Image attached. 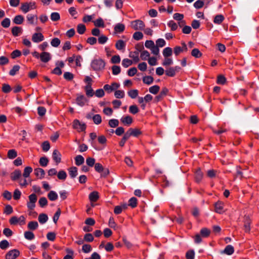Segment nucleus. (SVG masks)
<instances>
[{
	"label": "nucleus",
	"mask_w": 259,
	"mask_h": 259,
	"mask_svg": "<svg viewBox=\"0 0 259 259\" xmlns=\"http://www.w3.org/2000/svg\"><path fill=\"white\" fill-rule=\"evenodd\" d=\"M91 66L94 70L101 71L104 69L105 62L102 59H95L92 61Z\"/></svg>",
	"instance_id": "f257e3e1"
},
{
	"label": "nucleus",
	"mask_w": 259,
	"mask_h": 259,
	"mask_svg": "<svg viewBox=\"0 0 259 259\" xmlns=\"http://www.w3.org/2000/svg\"><path fill=\"white\" fill-rule=\"evenodd\" d=\"M131 26L135 30H143L145 27L144 22L139 19L132 21Z\"/></svg>",
	"instance_id": "f03ea898"
},
{
	"label": "nucleus",
	"mask_w": 259,
	"mask_h": 259,
	"mask_svg": "<svg viewBox=\"0 0 259 259\" xmlns=\"http://www.w3.org/2000/svg\"><path fill=\"white\" fill-rule=\"evenodd\" d=\"M10 224L15 225L19 224L20 225H23L25 223V218L23 215H21L19 218L16 216L12 217L9 220Z\"/></svg>",
	"instance_id": "7ed1b4c3"
},
{
	"label": "nucleus",
	"mask_w": 259,
	"mask_h": 259,
	"mask_svg": "<svg viewBox=\"0 0 259 259\" xmlns=\"http://www.w3.org/2000/svg\"><path fill=\"white\" fill-rule=\"evenodd\" d=\"M73 128L76 130L78 132L84 131L86 128V125L84 123L80 122L78 120L75 119L73 122Z\"/></svg>",
	"instance_id": "20e7f679"
},
{
	"label": "nucleus",
	"mask_w": 259,
	"mask_h": 259,
	"mask_svg": "<svg viewBox=\"0 0 259 259\" xmlns=\"http://www.w3.org/2000/svg\"><path fill=\"white\" fill-rule=\"evenodd\" d=\"M35 3L34 2H30L29 3H25L22 4L21 10L25 13H27L30 10L35 9Z\"/></svg>",
	"instance_id": "39448f33"
},
{
	"label": "nucleus",
	"mask_w": 259,
	"mask_h": 259,
	"mask_svg": "<svg viewBox=\"0 0 259 259\" xmlns=\"http://www.w3.org/2000/svg\"><path fill=\"white\" fill-rule=\"evenodd\" d=\"M20 255V251L16 249H14L8 251L5 256L6 259H15Z\"/></svg>",
	"instance_id": "423d86ee"
},
{
	"label": "nucleus",
	"mask_w": 259,
	"mask_h": 259,
	"mask_svg": "<svg viewBox=\"0 0 259 259\" xmlns=\"http://www.w3.org/2000/svg\"><path fill=\"white\" fill-rule=\"evenodd\" d=\"M76 103L80 106H83L88 102V100L83 95L78 94L76 99Z\"/></svg>",
	"instance_id": "0eeeda50"
},
{
	"label": "nucleus",
	"mask_w": 259,
	"mask_h": 259,
	"mask_svg": "<svg viewBox=\"0 0 259 259\" xmlns=\"http://www.w3.org/2000/svg\"><path fill=\"white\" fill-rule=\"evenodd\" d=\"M44 39V36L41 33H34L32 36V40L35 43H38Z\"/></svg>",
	"instance_id": "6e6552de"
},
{
	"label": "nucleus",
	"mask_w": 259,
	"mask_h": 259,
	"mask_svg": "<svg viewBox=\"0 0 259 259\" xmlns=\"http://www.w3.org/2000/svg\"><path fill=\"white\" fill-rule=\"evenodd\" d=\"M119 87V84L116 83V82H114V83H112L111 85L105 84L104 86V89L105 91H108V92L110 93V92H112L113 91H114V90L118 89Z\"/></svg>",
	"instance_id": "1a4fd4ad"
},
{
	"label": "nucleus",
	"mask_w": 259,
	"mask_h": 259,
	"mask_svg": "<svg viewBox=\"0 0 259 259\" xmlns=\"http://www.w3.org/2000/svg\"><path fill=\"white\" fill-rule=\"evenodd\" d=\"M40 60L44 63L49 62L51 59V56L50 53L43 52L40 54Z\"/></svg>",
	"instance_id": "9d476101"
},
{
	"label": "nucleus",
	"mask_w": 259,
	"mask_h": 259,
	"mask_svg": "<svg viewBox=\"0 0 259 259\" xmlns=\"http://www.w3.org/2000/svg\"><path fill=\"white\" fill-rule=\"evenodd\" d=\"M120 121L124 125L129 126L133 121L132 117L130 115H127L121 117Z\"/></svg>",
	"instance_id": "9b49d317"
},
{
	"label": "nucleus",
	"mask_w": 259,
	"mask_h": 259,
	"mask_svg": "<svg viewBox=\"0 0 259 259\" xmlns=\"http://www.w3.org/2000/svg\"><path fill=\"white\" fill-rule=\"evenodd\" d=\"M251 220L247 216H245L244 219V229L246 233H249L250 230V224Z\"/></svg>",
	"instance_id": "f8f14e48"
},
{
	"label": "nucleus",
	"mask_w": 259,
	"mask_h": 259,
	"mask_svg": "<svg viewBox=\"0 0 259 259\" xmlns=\"http://www.w3.org/2000/svg\"><path fill=\"white\" fill-rule=\"evenodd\" d=\"M140 51H141V50L131 52L130 53L129 57L133 59L132 61L133 63H137L140 61V58L139 57V52Z\"/></svg>",
	"instance_id": "ddd939ff"
},
{
	"label": "nucleus",
	"mask_w": 259,
	"mask_h": 259,
	"mask_svg": "<svg viewBox=\"0 0 259 259\" xmlns=\"http://www.w3.org/2000/svg\"><path fill=\"white\" fill-rule=\"evenodd\" d=\"M125 25L122 23H117L114 27V32L115 33H120L124 31Z\"/></svg>",
	"instance_id": "4468645a"
},
{
	"label": "nucleus",
	"mask_w": 259,
	"mask_h": 259,
	"mask_svg": "<svg viewBox=\"0 0 259 259\" xmlns=\"http://www.w3.org/2000/svg\"><path fill=\"white\" fill-rule=\"evenodd\" d=\"M26 18L30 24L34 25L37 22V17L35 15L28 14L27 15Z\"/></svg>",
	"instance_id": "2eb2a0df"
},
{
	"label": "nucleus",
	"mask_w": 259,
	"mask_h": 259,
	"mask_svg": "<svg viewBox=\"0 0 259 259\" xmlns=\"http://www.w3.org/2000/svg\"><path fill=\"white\" fill-rule=\"evenodd\" d=\"M61 156L60 153L57 150L55 149L54 150L52 154L53 159L57 164L61 162Z\"/></svg>",
	"instance_id": "dca6fc26"
},
{
	"label": "nucleus",
	"mask_w": 259,
	"mask_h": 259,
	"mask_svg": "<svg viewBox=\"0 0 259 259\" xmlns=\"http://www.w3.org/2000/svg\"><path fill=\"white\" fill-rule=\"evenodd\" d=\"M234 252V249L231 245H227L225 248L221 251V253L226 254L227 255H231Z\"/></svg>",
	"instance_id": "f3484780"
},
{
	"label": "nucleus",
	"mask_w": 259,
	"mask_h": 259,
	"mask_svg": "<svg viewBox=\"0 0 259 259\" xmlns=\"http://www.w3.org/2000/svg\"><path fill=\"white\" fill-rule=\"evenodd\" d=\"M89 198L91 202H96L99 198V193L97 191H93L90 194Z\"/></svg>",
	"instance_id": "a211bd4d"
},
{
	"label": "nucleus",
	"mask_w": 259,
	"mask_h": 259,
	"mask_svg": "<svg viewBox=\"0 0 259 259\" xmlns=\"http://www.w3.org/2000/svg\"><path fill=\"white\" fill-rule=\"evenodd\" d=\"M35 175L38 177L39 179H42L45 175V170L41 168H37L34 169Z\"/></svg>",
	"instance_id": "6ab92c4d"
},
{
	"label": "nucleus",
	"mask_w": 259,
	"mask_h": 259,
	"mask_svg": "<svg viewBox=\"0 0 259 259\" xmlns=\"http://www.w3.org/2000/svg\"><path fill=\"white\" fill-rule=\"evenodd\" d=\"M21 176V171L20 170H15L11 174V179L13 181L18 180Z\"/></svg>",
	"instance_id": "aec40b11"
},
{
	"label": "nucleus",
	"mask_w": 259,
	"mask_h": 259,
	"mask_svg": "<svg viewBox=\"0 0 259 259\" xmlns=\"http://www.w3.org/2000/svg\"><path fill=\"white\" fill-rule=\"evenodd\" d=\"M224 204L222 202L219 201L215 204V210L217 212L222 213L223 212Z\"/></svg>",
	"instance_id": "412c9836"
},
{
	"label": "nucleus",
	"mask_w": 259,
	"mask_h": 259,
	"mask_svg": "<svg viewBox=\"0 0 259 259\" xmlns=\"http://www.w3.org/2000/svg\"><path fill=\"white\" fill-rule=\"evenodd\" d=\"M85 91L86 95L88 97H92L94 95V91L91 87V83H88L87 85L85 87Z\"/></svg>",
	"instance_id": "4be33fe9"
},
{
	"label": "nucleus",
	"mask_w": 259,
	"mask_h": 259,
	"mask_svg": "<svg viewBox=\"0 0 259 259\" xmlns=\"http://www.w3.org/2000/svg\"><path fill=\"white\" fill-rule=\"evenodd\" d=\"M69 174L71 178H75L77 175V168L73 166L68 169Z\"/></svg>",
	"instance_id": "5701e85b"
},
{
	"label": "nucleus",
	"mask_w": 259,
	"mask_h": 259,
	"mask_svg": "<svg viewBox=\"0 0 259 259\" xmlns=\"http://www.w3.org/2000/svg\"><path fill=\"white\" fill-rule=\"evenodd\" d=\"M203 173L200 168H198L195 174V178L197 182H199L203 178Z\"/></svg>",
	"instance_id": "b1692460"
},
{
	"label": "nucleus",
	"mask_w": 259,
	"mask_h": 259,
	"mask_svg": "<svg viewBox=\"0 0 259 259\" xmlns=\"http://www.w3.org/2000/svg\"><path fill=\"white\" fill-rule=\"evenodd\" d=\"M48 197L51 201H55L58 199V196L57 193L55 191H51L48 194Z\"/></svg>",
	"instance_id": "393cba45"
},
{
	"label": "nucleus",
	"mask_w": 259,
	"mask_h": 259,
	"mask_svg": "<svg viewBox=\"0 0 259 259\" xmlns=\"http://www.w3.org/2000/svg\"><path fill=\"white\" fill-rule=\"evenodd\" d=\"M164 57H169L172 55V50L170 47H166L163 50L162 52Z\"/></svg>",
	"instance_id": "a878e982"
},
{
	"label": "nucleus",
	"mask_w": 259,
	"mask_h": 259,
	"mask_svg": "<svg viewBox=\"0 0 259 259\" xmlns=\"http://www.w3.org/2000/svg\"><path fill=\"white\" fill-rule=\"evenodd\" d=\"M38 227V224L36 221H31L28 223L27 227L29 230H35Z\"/></svg>",
	"instance_id": "bb28decb"
},
{
	"label": "nucleus",
	"mask_w": 259,
	"mask_h": 259,
	"mask_svg": "<svg viewBox=\"0 0 259 259\" xmlns=\"http://www.w3.org/2000/svg\"><path fill=\"white\" fill-rule=\"evenodd\" d=\"M125 47V43L123 40L121 39L118 40L115 44V47L118 50H121L124 49Z\"/></svg>",
	"instance_id": "cd10ccee"
},
{
	"label": "nucleus",
	"mask_w": 259,
	"mask_h": 259,
	"mask_svg": "<svg viewBox=\"0 0 259 259\" xmlns=\"http://www.w3.org/2000/svg\"><path fill=\"white\" fill-rule=\"evenodd\" d=\"M22 28L20 27L15 26L12 28V33L15 36L19 35V34L22 33Z\"/></svg>",
	"instance_id": "c85d7f7f"
},
{
	"label": "nucleus",
	"mask_w": 259,
	"mask_h": 259,
	"mask_svg": "<svg viewBox=\"0 0 259 259\" xmlns=\"http://www.w3.org/2000/svg\"><path fill=\"white\" fill-rule=\"evenodd\" d=\"M24 21V17L22 15H17L13 19V22L16 24H21Z\"/></svg>",
	"instance_id": "c756f323"
},
{
	"label": "nucleus",
	"mask_w": 259,
	"mask_h": 259,
	"mask_svg": "<svg viewBox=\"0 0 259 259\" xmlns=\"http://www.w3.org/2000/svg\"><path fill=\"white\" fill-rule=\"evenodd\" d=\"M154 78L151 76H146L143 77V81L146 84H151L153 83Z\"/></svg>",
	"instance_id": "7c9ffc66"
},
{
	"label": "nucleus",
	"mask_w": 259,
	"mask_h": 259,
	"mask_svg": "<svg viewBox=\"0 0 259 259\" xmlns=\"http://www.w3.org/2000/svg\"><path fill=\"white\" fill-rule=\"evenodd\" d=\"M128 131L130 133L131 136L138 137L141 134V132L138 128H130L128 130Z\"/></svg>",
	"instance_id": "2f4dec72"
},
{
	"label": "nucleus",
	"mask_w": 259,
	"mask_h": 259,
	"mask_svg": "<svg viewBox=\"0 0 259 259\" xmlns=\"http://www.w3.org/2000/svg\"><path fill=\"white\" fill-rule=\"evenodd\" d=\"M24 235V237L25 238V239H26L27 240H32L35 237L34 234H33V233L31 231H29L25 232Z\"/></svg>",
	"instance_id": "473e14b6"
},
{
	"label": "nucleus",
	"mask_w": 259,
	"mask_h": 259,
	"mask_svg": "<svg viewBox=\"0 0 259 259\" xmlns=\"http://www.w3.org/2000/svg\"><path fill=\"white\" fill-rule=\"evenodd\" d=\"M200 235L203 237H207L210 234V231L206 228H203L200 230Z\"/></svg>",
	"instance_id": "72a5a7b5"
},
{
	"label": "nucleus",
	"mask_w": 259,
	"mask_h": 259,
	"mask_svg": "<svg viewBox=\"0 0 259 259\" xmlns=\"http://www.w3.org/2000/svg\"><path fill=\"white\" fill-rule=\"evenodd\" d=\"M17 156V151L15 149L9 150L8 152L7 156L9 159H14Z\"/></svg>",
	"instance_id": "f704fd0d"
},
{
	"label": "nucleus",
	"mask_w": 259,
	"mask_h": 259,
	"mask_svg": "<svg viewBox=\"0 0 259 259\" xmlns=\"http://www.w3.org/2000/svg\"><path fill=\"white\" fill-rule=\"evenodd\" d=\"M86 30L85 26L82 24H79L77 26V31L80 34H83Z\"/></svg>",
	"instance_id": "c9c22d12"
},
{
	"label": "nucleus",
	"mask_w": 259,
	"mask_h": 259,
	"mask_svg": "<svg viewBox=\"0 0 259 259\" xmlns=\"http://www.w3.org/2000/svg\"><path fill=\"white\" fill-rule=\"evenodd\" d=\"M75 161L76 165L79 166L84 163V159L81 155H79L75 157Z\"/></svg>",
	"instance_id": "e433bc0d"
},
{
	"label": "nucleus",
	"mask_w": 259,
	"mask_h": 259,
	"mask_svg": "<svg viewBox=\"0 0 259 259\" xmlns=\"http://www.w3.org/2000/svg\"><path fill=\"white\" fill-rule=\"evenodd\" d=\"M224 20V17L222 15H218L215 16L213 22L215 24H220Z\"/></svg>",
	"instance_id": "4c0bfd02"
},
{
	"label": "nucleus",
	"mask_w": 259,
	"mask_h": 259,
	"mask_svg": "<svg viewBox=\"0 0 259 259\" xmlns=\"http://www.w3.org/2000/svg\"><path fill=\"white\" fill-rule=\"evenodd\" d=\"M140 58L142 60H147L150 58V54L147 51H142L141 53Z\"/></svg>",
	"instance_id": "58836bf2"
},
{
	"label": "nucleus",
	"mask_w": 259,
	"mask_h": 259,
	"mask_svg": "<svg viewBox=\"0 0 259 259\" xmlns=\"http://www.w3.org/2000/svg\"><path fill=\"white\" fill-rule=\"evenodd\" d=\"M191 55L196 58H199L202 56V53L198 49H194L191 52Z\"/></svg>",
	"instance_id": "ea45409f"
},
{
	"label": "nucleus",
	"mask_w": 259,
	"mask_h": 259,
	"mask_svg": "<svg viewBox=\"0 0 259 259\" xmlns=\"http://www.w3.org/2000/svg\"><path fill=\"white\" fill-rule=\"evenodd\" d=\"M48 220V217L47 214L45 213H41L38 216V221L40 223L44 224Z\"/></svg>",
	"instance_id": "a19ab883"
},
{
	"label": "nucleus",
	"mask_w": 259,
	"mask_h": 259,
	"mask_svg": "<svg viewBox=\"0 0 259 259\" xmlns=\"http://www.w3.org/2000/svg\"><path fill=\"white\" fill-rule=\"evenodd\" d=\"M160 90V87L157 85H155L152 87H151L149 89V91L150 93L153 94H156L158 93Z\"/></svg>",
	"instance_id": "79ce46f5"
},
{
	"label": "nucleus",
	"mask_w": 259,
	"mask_h": 259,
	"mask_svg": "<svg viewBox=\"0 0 259 259\" xmlns=\"http://www.w3.org/2000/svg\"><path fill=\"white\" fill-rule=\"evenodd\" d=\"M32 171V168L30 166H27L24 168L23 176L25 178H28L30 174Z\"/></svg>",
	"instance_id": "37998d69"
},
{
	"label": "nucleus",
	"mask_w": 259,
	"mask_h": 259,
	"mask_svg": "<svg viewBox=\"0 0 259 259\" xmlns=\"http://www.w3.org/2000/svg\"><path fill=\"white\" fill-rule=\"evenodd\" d=\"M176 73L173 67H169L165 70V74L168 76L173 77L175 75Z\"/></svg>",
	"instance_id": "c03bdc74"
},
{
	"label": "nucleus",
	"mask_w": 259,
	"mask_h": 259,
	"mask_svg": "<svg viewBox=\"0 0 259 259\" xmlns=\"http://www.w3.org/2000/svg\"><path fill=\"white\" fill-rule=\"evenodd\" d=\"M94 23L96 27H104L105 26L104 21L101 18L97 19Z\"/></svg>",
	"instance_id": "a18cd8bd"
},
{
	"label": "nucleus",
	"mask_w": 259,
	"mask_h": 259,
	"mask_svg": "<svg viewBox=\"0 0 259 259\" xmlns=\"http://www.w3.org/2000/svg\"><path fill=\"white\" fill-rule=\"evenodd\" d=\"M133 37L136 40H139L143 38V34L140 31H136L134 33Z\"/></svg>",
	"instance_id": "49530a36"
},
{
	"label": "nucleus",
	"mask_w": 259,
	"mask_h": 259,
	"mask_svg": "<svg viewBox=\"0 0 259 259\" xmlns=\"http://www.w3.org/2000/svg\"><path fill=\"white\" fill-rule=\"evenodd\" d=\"M128 95L132 99L137 98L138 96V91L137 90H132L128 92Z\"/></svg>",
	"instance_id": "de8ad7c7"
},
{
	"label": "nucleus",
	"mask_w": 259,
	"mask_h": 259,
	"mask_svg": "<svg viewBox=\"0 0 259 259\" xmlns=\"http://www.w3.org/2000/svg\"><path fill=\"white\" fill-rule=\"evenodd\" d=\"M133 63V61L128 59H124L122 61V65L125 68H127L132 65Z\"/></svg>",
	"instance_id": "09e8293b"
},
{
	"label": "nucleus",
	"mask_w": 259,
	"mask_h": 259,
	"mask_svg": "<svg viewBox=\"0 0 259 259\" xmlns=\"http://www.w3.org/2000/svg\"><path fill=\"white\" fill-rule=\"evenodd\" d=\"M139 111V109L136 105H131L129 107V112L132 114H136L138 113Z\"/></svg>",
	"instance_id": "8fccbe9b"
},
{
	"label": "nucleus",
	"mask_w": 259,
	"mask_h": 259,
	"mask_svg": "<svg viewBox=\"0 0 259 259\" xmlns=\"http://www.w3.org/2000/svg\"><path fill=\"white\" fill-rule=\"evenodd\" d=\"M57 177L59 180H65L67 177V174L64 170H60L57 174Z\"/></svg>",
	"instance_id": "3c124183"
},
{
	"label": "nucleus",
	"mask_w": 259,
	"mask_h": 259,
	"mask_svg": "<svg viewBox=\"0 0 259 259\" xmlns=\"http://www.w3.org/2000/svg\"><path fill=\"white\" fill-rule=\"evenodd\" d=\"M49 162L48 159L46 157H42L39 159V163L41 166H46Z\"/></svg>",
	"instance_id": "603ef678"
},
{
	"label": "nucleus",
	"mask_w": 259,
	"mask_h": 259,
	"mask_svg": "<svg viewBox=\"0 0 259 259\" xmlns=\"http://www.w3.org/2000/svg\"><path fill=\"white\" fill-rule=\"evenodd\" d=\"M167 25L170 28L171 30L175 31L178 28V24L176 23L174 21L170 20L167 23Z\"/></svg>",
	"instance_id": "864d4df0"
},
{
	"label": "nucleus",
	"mask_w": 259,
	"mask_h": 259,
	"mask_svg": "<svg viewBox=\"0 0 259 259\" xmlns=\"http://www.w3.org/2000/svg\"><path fill=\"white\" fill-rule=\"evenodd\" d=\"M173 63V60L172 59L169 57H164V59L162 63L163 66H169Z\"/></svg>",
	"instance_id": "5fc2aeb1"
},
{
	"label": "nucleus",
	"mask_w": 259,
	"mask_h": 259,
	"mask_svg": "<svg viewBox=\"0 0 259 259\" xmlns=\"http://www.w3.org/2000/svg\"><path fill=\"white\" fill-rule=\"evenodd\" d=\"M60 19V14L57 12H53L51 14V19L53 21H57Z\"/></svg>",
	"instance_id": "6e6d98bb"
},
{
	"label": "nucleus",
	"mask_w": 259,
	"mask_h": 259,
	"mask_svg": "<svg viewBox=\"0 0 259 259\" xmlns=\"http://www.w3.org/2000/svg\"><path fill=\"white\" fill-rule=\"evenodd\" d=\"M128 205L132 208H135L137 205V199L135 197L131 198L129 200Z\"/></svg>",
	"instance_id": "4d7b16f0"
},
{
	"label": "nucleus",
	"mask_w": 259,
	"mask_h": 259,
	"mask_svg": "<svg viewBox=\"0 0 259 259\" xmlns=\"http://www.w3.org/2000/svg\"><path fill=\"white\" fill-rule=\"evenodd\" d=\"M93 120L95 124H99L102 121V118L100 115L96 114L93 117Z\"/></svg>",
	"instance_id": "13d9d810"
},
{
	"label": "nucleus",
	"mask_w": 259,
	"mask_h": 259,
	"mask_svg": "<svg viewBox=\"0 0 259 259\" xmlns=\"http://www.w3.org/2000/svg\"><path fill=\"white\" fill-rule=\"evenodd\" d=\"M83 239L85 241L91 242L94 240V237L91 233H88L84 236Z\"/></svg>",
	"instance_id": "bf43d9fd"
},
{
	"label": "nucleus",
	"mask_w": 259,
	"mask_h": 259,
	"mask_svg": "<svg viewBox=\"0 0 259 259\" xmlns=\"http://www.w3.org/2000/svg\"><path fill=\"white\" fill-rule=\"evenodd\" d=\"M92 246L90 244H85L82 245V250L84 253H89L92 250Z\"/></svg>",
	"instance_id": "052dcab7"
},
{
	"label": "nucleus",
	"mask_w": 259,
	"mask_h": 259,
	"mask_svg": "<svg viewBox=\"0 0 259 259\" xmlns=\"http://www.w3.org/2000/svg\"><path fill=\"white\" fill-rule=\"evenodd\" d=\"M61 41L58 38H54L51 41V45L54 47H58Z\"/></svg>",
	"instance_id": "680f3d73"
},
{
	"label": "nucleus",
	"mask_w": 259,
	"mask_h": 259,
	"mask_svg": "<svg viewBox=\"0 0 259 259\" xmlns=\"http://www.w3.org/2000/svg\"><path fill=\"white\" fill-rule=\"evenodd\" d=\"M38 203L40 206L41 207H44V206H46L48 204L47 198L44 197H41L38 201Z\"/></svg>",
	"instance_id": "e2e57ef3"
},
{
	"label": "nucleus",
	"mask_w": 259,
	"mask_h": 259,
	"mask_svg": "<svg viewBox=\"0 0 259 259\" xmlns=\"http://www.w3.org/2000/svg\"><path fill=\"white\" fill-rule=\"evenodd\" d=\"M119 124V121L117 119H110L109 121V125L111 127H115L117 126Z\"/></svg>",
	"instance_id": "0e129e2a"
},
{
	"label": "nucleus",
	"mask_w": 259,
	"mask_h": 259,
	"mask_svg": "<svg viewBox=\"0 0 259 259\" xmlns=\"http://www.w3.org/2000/svg\"><path fill=\"white\" fill-rule=\"evenodd\" d=\"M1 25L4 28H8L10 25V20L9 18H5L1 22Z\"/></svg>",
	"instance_id": "69168bd1"
},
{
	"label": "nucleus",
	"mask_w": 259,
	"mask_h": 259,
	"mask_svg": "<svg viewBox=\"0 0 259 259\" xmlns=\"http://www.w3.org/2000/svg\"><path fill=\"white\" fill-rule=\"evenodd\" d=\"M226 81V78L223 75H220L217 78V83L220 84H224Z\"/></svg>",
	"instance_id": "338daca9"
},
{
	"label": "nucleus",
	"mask_w": 259,
	"mask_h": 259,
	"mask_svg": "<svg viewBox=\"0 0 259 259\" xmlns=\"http://www.w3.org/2000/svg\"><path fill=\"white\" fill-rule=\"evenodd\" d=\"M9 246V242L6 240H4L0 242V248L2 249H6Z\"/></svg>",
	"instance_id": "774afa93"
}]
</instances>
